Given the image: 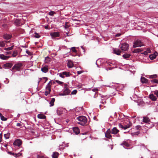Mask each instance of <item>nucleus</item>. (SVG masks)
<instances>
[{
    "instance_id": "obj_1",
    "label": "nucleus",
    "mask_w": 158,
    "mask_h": 158,
    "mask_svg": "<svg viewBox=\"0 0 158 158\" xmlns=\"http://www.w3.org/2000/svg\"><path fill=\"white\" fill-rule=\"evenodd\" d=\"M77 119L78 120V124L82 126L86 125L87 123V119L86 118L83 116H79L77 118Z\"/></svg>"
},
{
    "instance_id": "obj_2",
    "label": "nucleus",
    "mask_w": 158,
    "mask_h": 158,
    "mask_svg": "<svg viewBox=\"0 0 158 158\" xmlns=\"http://www.w3.org/2000/svg\"><path fill=\"white\" fill-rule=\"evenodd\" d=\"M143 46L144 44L141 41V40H137L134 41L133 45V47L134 48H135L139 47H140Z\"/></svg>"
},
{
    "instance_id": "obj_3",
    "label": "nucleus",
    "mask_w": 158,
    "mask_h": 158,
    "mask_svg": "<svg viewBox=\"0 0 158 158\" xmlns=\"http://www.w3.org/2000/svg\"><path fill=\"white\" fill-rule=\"evenodd\" d=\"M132 123L130 122H129V123L125 125H123L122 123H120L118 124L119 127L123 129L126 130L127 129L130 128L131 126Z\"/></svg>"
},
{
    "instance_id": "obj_4",
    "label": "nucleus",
    "mask_w": 158,
    "mask_h": 158,
    "mask_svg": "<svg viewBox=\"0 0 158 158\" xmlns=\"http://www.w3.org/2000/svg\"><path fill=\"white\" fill-rule=\"evenodd\" d=\"M23 65V64L21 63L15 64L12 68V70L15 69L17 71H19L22 68Z\"/></svg>"
},
{
    "instance_id": "obj_5",
    "label": "nucleus",
    "mask_w": 158,
    "mask_h": 158,
    "mask_svg": "<svg viewBox=\"0 0 158 158\" xmlns=\"http://www.w3.org/2000/svg\"><path fill=\"white\" fill-rule=\"evenodd\" d=\"M129 45L127 43H124L121 45L120 48L122 51H127L129 49Z\"/></svg>"
},
{
    "instance_id": "obj_6",
    "label": "nucleus",
    "mask_w": 158,
    "mask_h": 158,
    "mask_svg": "<svg viewBox=\"0 0 158 158\" xmlns=\"http://www.w3.org/2000/svg\"><path fill=\"white\" fill-rule=\"evenodd\" d=\"M111 130L110 129H108L107 131L105 133V137L107 139H111L112 137L111 134Z\"/></svg>"
},
{
    "instance_id": "obj_7",
    "label": "nucleus",
    "mask_w": 158,
    "mask_h": 158,
    "mask_svg": "<svg viewBox=\"0 0 158 158\" xmlns=\"http://www.w3.org/2000/svg\"><path fill=\"white\" fill-rule=\"evenodd\" d=\"M71 75V74H70L69 72H63L59 74L60 76L62 78L64 77V75L66 77H69Z\"/></svg>"
},
{
    "instance_id": "obj_8",
    "label": "nucleus",
    "mask_w": 158,
    "mask_h": 158,
    "mask_svg": "<svg viewBox=\"0 0 158 158\" xmlns=\"http://www.w3.org/2000/svg\"><path fill=\"white\" fill-rule=\"evenodd\" d=\"M68 85L66 84L65 85V86L64 88L63 93L65 94V95H68L70 92V90H69L67 88V86Z\"/></svg>"
},
{
    "instance_id": "obj_9",
    "label": "nucleus",
    "mask_w": 158,
    "mask_h": 158,
    "mask_svg": "<svg viewBox=\"0 0 158 158\" xmlns=\"http://www.w3.org/2000/svg\"><path fill=\"white\" fill-rule=\"evenodd\" d=\"M22 144V141L21 140L17 139L13 143V144L15 146H17L18 147L20 146Z\"/></svg>"
},
{
    "instance_id": "obj_10",
    "label": "nucleus",
    "mask_w": 158,
    "mask_h": 158,
    "mask_svg": "<svg viewBox=\"0 0 158 158\" xmlns=\"http://www.w3.org/2000/svg\"><path fill=\"white\" fill-rule=\"evenodd\" d=\"M50 35L52 38L59 37L60 36V33L58 32H53L51 33Z\"/></svg>"
},
{
    "instance_id": "obj_11",
    "label": "nucleus",
    "mask_w": 158,
    "mask_h": 158,
    "mask_svg": "<svg viewBox=\"0 0 158 158\" xmlns=\"http://www.w3.org/2000/svg\"><path fill=\"white\" fill-rule=\"evenodd\" d=\"M111 134H116L119 132V130H118L116 127H114L111 130Z\"/></svg>"
},
{
    "instance_id": "obj_12",
    "label": "nucleus",
    "mask_w": 158,
    "mask_h": 158,
    "mask_svg": "<svg viewBox=\"0 0 158 158\" xmlns=\"http://www.w3.org/2000/svg\"><path fill=\"white\" fill-rule=\"evenodd\" d=\"M13 64L11 63H7L4 64V67L5 69H9L12 66Z\"/></svg>"
},
{
    "instance_id": "obj_13",
    "label": "nucleus",
    "mask_w": 158,
    "mask_h": 158,
    "mask_svg": "<svg viewBox=\"0 0 158 158\" xmlns=\"http://www.w3.org/2000/svg\"><path fill=\"white\" fill-rule=\"evenodd\" d=\"M12 37L11 35L8 34H5L3 35V38L7 40L10 39Z\"/></svg>"
},
{
    "instance_id": "obj_14",
    "label": "nucleus",
    "mask_w": 158,
    "mask_h": 158,
    "mask_svg": "<svg viewBox=\"0 0 158 158\" xmlns=\"http://www.w3.org/2000/svg\"><path fill=\"white\" fill-rule=\"evenodd\" d=\"M157 54V53L155 52L154 53L150 55L149 56V58L151 60H153L156 58Z\"/></svg>"
},
{
    "instance_id": "obj_15",
    "label": "nucleus",
    "mask_w": 158,
    "mask_h": 158,
    "mask_svg": "<svg viewBox=\"0 0 158 158\" xmlns=\"http://www.w3.org/2000/svg\"><path fill=\"white\" fill-rule=\"evenodd\" d=\"M67 65L69 68H71L73 66V64L71 60H68Z\"/></svg>"
},
{
    "instance_id": "obj_16",
    "label": "nucleus",
    "mask_w": 158,
    "mask_h": 158,
    "mask_svg": "<svg viewBox=\"0 0 158 158\" xmlns=\"http://www.w3.org/2000/svg\"><path fill=\"white\" fill-rule=\"evenodd\" d=\"M141 81L142 83H148V79L143 77H141Z\"/></svg>"
},
{
    "instance_id": "obj_17",
    "label": "nucleus",
    "mask_w": 158,
    "mask_h": 158,
    "mask_svg": "<svg viewBox=\"0 0 158 158\" xmlns=\"http://www.w3.org/2000/svg\"><path fill=\"white\" fill-rule=\"evenodd\" d=\"M10 57V56H6L3 54H0V58L2 60H6Z\"/></svg>"
},
{
    "instance_id": "obj_18",
    "label": "nucleus",
    "mask_w": 158,
    "mask_h": 158,
    "mask_svg": "<svg viewBox=\"0 0 158 158\" xmlns=\"http://www.w3.org/2000/svg\"><path fill=\"white\" fill-rule=\"evenodd\" d=\"M143 122L145 123H148L150 122V120L147 117H143Z\"/></svg>"
},
{
    "instance_id": "obj_19",
    "label": "nucleus",
    "mask_w": 158,
    "mask_h": 158,
    "mask_svg": "<svg viewBox=\"0 0 158 158\" xmlns=\"http://www.w3.org/2000/svg\"><path fill=\"white\" fill-rule=\"evenodd\" d=\"M73 131L76 134H78L80 133V130L77 127H75L73 128Z\"/></svg>"
},
{
    "instance_id": "obj_20",
    "label": "nucleus",
    "mask_w": 158,
    "mask_h": 158,
    "mask_svg": "<svg viewBox=\"0 0 158 158\" xmlns=\"http://www.w3.org/2000/svg\"><path fill=\"white\" fill-rule=\"evenodd\" d=\"M121 52V51L118 49H115L114 50V53L118 55H120Z\"/></svg>"
},
{
    "instance_id": "obj_21",
    "label": "nucleus",
    "mask_w": 158,
    "mask_h": 158,
    "mask_svg": "<svg viewBox=\"0 0 158 158\" xmlns=\"http://www.w3.org/2000/svg\"><path fill=\"white\" fill-rule=\"evenodd\" d=\"M150 98L153 101H155L156 100V97L153 94H151L149 95Z\"/></svg>"
},
{
    "instance_id": "obj_22",
    "label": "nucleus",
    "mask_w": 158,
    "mask_h": 158,
    "mask_svg": "<svg viewBox=\"0 0 158 158\" xmlns=\"http://www.w3.org/2000/svg\"><path fill=\"white\" fill-rule=\"evenodd\" d=\"M37 117L39 118L43 119H45L46 118V116L45 115L41 114H38L37 115Z\"/></svg>"
},
{
    "instance_id": "obj_23",
    "label": "nucleus",
    "mask_w": 158,
    "mask_h": 158,
    "mask_svg": "<svg viewBox=\"0 0 158 158\" xmlns=\"http://www.w3.org/2000/svg\"><path fill=\"white\" fill-rule=\"evenodd\" d=\"M59 154L58 152H53L52 155V158H57L58 157Z\"/></svg>"
},
{
    "instance_id": "obj_24",
    "label": "nucleus",
    "mask_w": 158,
    "mask_h": 158,
    "mask_svg": "<svg viewBox=\"0 0 158 158\" xmlns=\"http://www.w3.org/2000/svg\"><path fill=\"white\" fill-rule=\"evenodd\" d=\"M8 153L11 155H12L14 156H19L21 155V154L19 153H18V154L15 153H14L11 152H8Z\"/></svg>"
},
{
    "instance_id": "obj_25",
    "label": "nucleus",
    "mask_w": 158,
    "mask_h": 158,
    "mask_svg": "<svg viewBox=\"0 0 158 158\" xmlns=\"http://www.w3.org/2000/svg\"><path fill=\"white\" fill-rule=\"evenodd\" d=\"M15 24L17 26H20L21 24L20 20L19 19H17L15 21Z\"/></svg>"
},
{
    "instance_id": "obj_26",
    "label": "nucleus",
    "mask_w": 158,
    "mask_h": 158,
    "mask_svg": "<svg viewBox=\"0 0 158 158\" xmlns=\"http://www.w3.org/2000/svg\"><path fill=\"white\" fill-rule=\"evenodd\" d=\"M41 70L44 73H47L48 71V68L46 67H44L41 68Z\"/></svg>"
},
{
    "instance_id": "obj_27",
    "label": "nucleus",
    "mask_w": 158,
    "mask_h": 158,
    "mask_svg": "<svg viewBox=\"0 0 158 158\" xmlns=\"http://www.w3.org/2000/svg\"><path fill=\"white\" fill-rule=\"evenodd\" d=\"M131 56V55L129 53L125 54L123 56V57L124 59H127Z\"/></svg>"
},
{
    "instance_id": "obj_28",
    "label": "nucleus",
    "mask_w": 158,
    "mask_h": 158,
    "mask_svg": "<svg viewBox=\"0 0 158 158\" xmlns=\"http://www.w3.org/2000/svg\"><path fill=\"white\" fill-rule=\"evenodd\" d=\"M143 51V50L141 49L140 48H136L133 51V53H137L139 52H142Z\"/></svg>"
},
{
    "instance_id": "obj_29",
    "label": "nucleus",
    "mask_w": 158,
    "mask_h": 158,
    "mask_svg": "<svg viewBox=\"0 0 158 158\" xmlns=\"http://www.w3.org/2000/svg\"><path fill=\"white\" fill-rule=\"evenodd\" d=\"M51 58L48 56L45 57V63H48L51 60Z\"/></svg>"
},
{
    "instance_id": "obj_30",
    "label": "nucleus",
    "mask_w": 158,
    "mask_h": 158,
    "mask_svg": "<svg viewBox=\"0 0 158 158\" xmlns=\"http://www.w3.org/2000/svg\"><path fill=\"white\" fill-rule=\"evenodd\" d=\"M55 101V99L54 98H52L50 102V106H52L54 105V103Z\"/></svg>"
},
{
    "instance_id": "obj_31",
    "label": "nucleus",
    "mask_w": 158,
    "mask_h": 158,
    "mask_svg": "<svg viewBox=\"0 0 158 158\" xmlns=\"http://www.w3.org/2000/svg\"><path fill=\"white\" fill-rule=\"evenodd\" d=\"M0 116L1 117V119L2 121H6L7 120V118H6L4 117L3 116L2 114L0 113Z\"/></svg>"
},
{
    "instance_id": "obj_32",
    "label": "nucleus",
    "mask_w": 158,
    "mask_h": 158,
    "mask_svg": "<svg viewBox=\"0 0 158 158\" xmlns=\"http://www.w3.org/2000/svg\"><path fill=\"white\" fill-rule=\"evenodd\" d=\"M123 144L124 147H128L129 146V144L126 142H124L123 143Z\"/></svg>"
},
{
    "instance_id": "obj_33",
    "label": "nucleus",
    "mask_w": 158,
    "mask_h": 158,
    "mask_svg": "<svg viewBox=\"0 0 158 158\" xmlns=\"http://www.w3.org/2000/svg\"><path fill=\"white\" fill-rule=\"evenodd\" d=\"M157 77V75L156 74H154L153 75H150L149 78H156Z\"/></svg>"
},
{
    "instance_id": "obj_34",
    "label": "nucleus",
    "mask_w": 158,
    "mask_h": 158,
    "mask_svg": "<svg viewBox=\"0 0 158 158\" xmlns=\"http://www.w3.org/2000/svg\"><path fill=\"white\" fill-rule=\"evenodd\" d=\"M151 82L153 83H158V80L154 79L151 80Z\"/></svg>"
},
{
    "instance_id": "obj_35",
    "label": "nucleus",
    "mask_w": 158,
    "mask_h": 158,
    "mask_svg": "<svg viewBox=\"0 0 158 158\" xmlns=\"http://www.w3.org/2000/svg\"><path fill=\"white\" fill-rule=\"evenodd\" d=\"M10 135V134L9 133L5 134L4 135V137L6 139H8Z\"/></svg>"
},
{
    "instance_id": "obj_36",
    "label": "nucleus",
    "mask_w": 158,
    "mask_h": 158,
    "mask_svg": "<svg viewBox=\"0 0 158 158\" xmlns=\"http://www.w3.org/2000/svg\"><path fill=\"white\" fill-rule=\"evenodd\" d=\"M14 47V46H13L10 47H8V48H5V50H8V51L11 50L13 49V48Z\"/></svg>"
},
{
    "instance_id": "obj_37",
    "label": "nucleus",
    "mask_w": 158,
    "mask_h": 158,
    "mask_svg": "<svg viewBox=\"0 0 158 158\" xmlns=\"http://www.w3.org/2000/svg\"><path fill=\"white\" fill-rule=\"evenodd\" d=\"M35 35H34V37L35 38H40V35H39V34L37 33L36 32H35Z\"/></svg>"
},
{
    "instance_id": "obj_38",
    "label": "nucleus",
    "mask_w": 158,
    "mask_h": 158,
    "mask_svg": "<svg viewBox=\"0 0 158 158\" xmlns=\"http://www.w3.org/2000/svg\"><path fill=\"white\" fill-rule=\"evenodd\" d=\"M93 91L95 92V94H97L98 89L97 88H95L92 89Z\"/></svg>"
},
{
    "instance_id": "obj_39",
    "label": "nucleus",
    "mask_w": 158,
    "mask_h": 158,
    "mask_svg": "<svg viewBox=\"0 0 158 158\" xmlns=\"http://www.w3.org/2000/svg\"><path fill=\"white\" fill-rule=\"evenodd\" d=\"M52 85V82L51 81H50L47 84V86H46V87H48V88H51V86Z\"/></svg>"
},
{
    "instance_id": "obj_40",
    "label": "nucleus",
    "mask_w": 158,
    "mask_h": 158,
    "mask_svg": "<svg viewBox=\"0 0 158 158\" xmlns=\"http://www.w3.org/2000/svg\"><path fill=\"white\" fill-rule=\"evenodd\" d=\"M55 81L56 83L60 85H62L64 83L63 82L60 81L58 80H56Z\"/></svg>"
},
{
    "instance_id": "obj_41",
    "label": "nucleus",
    "mask_w": 158,
    "mask_h": 158,
    "mask_svg": "<svg viewBox=\"0 0 158 158\" xmlns=\"http://www.w3.org/2000/svg\"><path fill=\"white\" fill-rule=\"evenodd\" d=\"M5 44L3 42H0V47H3L5 46Z\"/></svg>"
},
{
    "instance_id": "obj_42",
    "label": "nucleus",
    "mask_w": 158,
    "mask_h": 158,
    "mask_svg": "<svg viewBox=\"0 0 158 158\" xmlns=\"http://www.w3.org/2000/svg\"><path fill=\"white\" fill-rule=\"evenodd\" d=\"M71 50L73 52H77V51L75 49V47H73L71 48Z\"/></svg>"
},
{
    "instance_id": "obj_43",
    "label": "nucleus",
    "mask_w": 158,
    "mask_h": 158,
    "mask_svg": "<svg viewBox=\"0 0 158 158\" xmlns=\"http://www.w3.org/2000/svg\"><path fill=\"white\" fill-rule=\"evenodd\" d=\"M46 91L50 93L51 91V88L48 87H46Z\"/></svg>"
},
{
    "instance_id": "obj_44",
    "label": "nucleus",
    "mask_w": 158,
    "mask_h": 158,
    "mask_svg": "<svg viewBox=\"0 0 158 158\" xmlns=\"http://www.w3.org/2000/svg\"><path fill=\"white\" fill-rule=\"evenodd\" d=\"M77 92V91L76 90H74L71 92V94H76Z\"/></svg>"
},
{
    "instance_id": "obj_45",
    "label": "nucleus",
    "mask_w": 158,
    "mask_h": 158,
    "mask_svg": "<svg viewBox=\"0 0 158 158\" xmlns=\"http://www.w3.org/2000/svg\"><path fill=\"white\" fill-rule=\"evenodd\" d=\"M26 53L28 55L30 56L32 54V53L28 50L26 51Z\"/></svg>"
},
{
    "instance_id": "obj_46",
    "label": "nucleus",
    "mask_w": 158,
    "mask_h": 158,
    "mask_svg": "<svg viewBox=\"0 0 158 158\" xmlns=\"http://www.w3.org/2000/svg\"><path fill=\"white\" fill-rule=\"evenodd\" d=\"M136 128L138 130H140L141 129V126L139 125L137 126Z\"/></svg>"
},
{
    "instance_id": "obj_47",
    "label": "nucleus",
    "mask_w": 158,
    "mask_h": 158,
    "mask_svg": "<svg viewBox=\"0 0 158 158\" xmlns=\"http://www.w3.org/2000/svg\"><path fill=\"white\" fill-rule=\"evenodd\" d=\"M55 13L53 11H51L49 12V15H50L52 16Z\"/></svg>"
},
{
    "instance_id": "obj_48",
    "label": "nucleus",
    "mask_w": 158,
    "mask_h": 158,
    "mask_svg": "<svg viewBox=\"0 0 158 158\" xmlns=\"http://www.w3.org/2000/svg\"><path fill=\"white\" fill-rule=\"evenodd\" d=\"M154 94L156 95V96L158 97V91L156 90L154 92Z\"/></svg>"
},
{
    "instance_id": "obj_49",
    "label": "nucleus",
    "mask_w": 158,
    "mask_h": 158,
    "mask_svg": "<svg viewBox=\"0 0 158 158\" xmlns=\"http://www.w3.org/2000/svg\"><path fill=\"white\" fill-rule=\"evenodd\" d=\"M148 53H150L151 52V51L149 48H148L147 50L146 51Z\"/></svg>"
},
{
    "instance_id": "obj_50",
    "label": "nucleus",
    "mask_w": 158,
    "mask_h": 158,
    "mask_svg": "<svg viewBox=\"0 0 158 158\" xmlns=\"http://www.w3.org/2000/svg\"><path fill=\"white\" fill-rule=\"evenodd\" d=\"M83 72V71H78L77 72V74H80Z\"/></svg>"
},
{
    "instance_id": "obj_51",
    "label": "nucleus",
    "mask_w": 158,
    "mask_h": 158,
    "mask_svg": "<svg viewBox=\"0 0 158 158\" xmlns=\"http://www.w3.org/2000/svg\"><path fill=\"white\" fill-rule=\"evenodd\" d=\"M50 93L46 91L45 92L44 94L46 96H47Z\"/></svg>"
},
{
    "instance_id": "obj_52",
    "label": "nucleus",
    "mask_w": 158,
    "mask_h": 158,
    "mask_svg": "<svg viewBox=\"0 0 158 158\" xmlns=\"http://www.w3.org/2000/svg\"><path fill=\"white\" fill-rule=\"evenodd\" d=\"M17 55V54L15 53V52H14L13 54H12V56L13 57H15V56H16Z\"/></svg>"
},
{
    "instance_id": "obj_53",
    "label": "nucleus",
    "mask_w": 158,
    "mask_h": 158,
    "mask_svg": "<svg viewBox=\"0 0 158 158\" xmlns=\"http://www.w3.org/2000/svg\"><path fill=\"white\" fill-rule=\"evenodd\" d=\"M68 23H66L65 24V28H68L69 27V26L68 25Z\"/></svg>"
},
{
    "instance_id": "obj_54",
    "label": "nucleus",
    "mask_w": 158,
    "mask_h": 158,
    "mask_svg": "<svg viewBox=\"0 0 158 158\" xmlns=\"http://www.w3.org/2000/svg\"><path fill=\"white\" fill-rule=\"evenodd\" d=\"M22 125V124L20 123H17L16 124V126L18 127H21Z\"/></svg>"
},
{
    "instance_id": "obj_55",
    "label": "nucleus",
    "mask_w": 158,
    "mask_h": 158,
    "mask_svg": "<svg viewBox=\"0 0 158 158\" xmlns=\"http://www.w3.org/2000/svg\"><path fill=\"white\" fill-rule=\"evenodd\" d=\"M143 54H144L145 55H147L148 54V53L146 51H144L143 53Z\"/></svg>"
},
{
    "instance_id": "obj_56",
    "label": "nucleus",
    "mask_w": 158,
    "mask_h": 158,
    "mask_svg": "<svg viewBox=\"0 0 158 158\" xmlns=\"http://www.w3.org/2000/svg\"><path fill=\"white\" fill-rule=\"evenodd\" d=\"M121 35V34L120 33H118L115 35V36L116 37H119V36H120Z\"/></svg>"
},
{
    "instance_id": "obj_57",
    "label": "nucleus",
    "mask_w": 158,
    "mask_h": 158,
    "mask_svg": "<svg viewBox=\"0 0 158 158\" xmlns=\"http://www.w3.org/2000/svg\"><path fill=\"white\" fill-rule=\"evenodd\" d=\"M43 78L45 79V81L44 83H45L46 82V81H47L48 79V78L47 77H43Z\"/></svg>"
},
{
    "instance_id": "obj_58",
    "label": "nucleus",
    "mask_w": 158,
    "mask_h": 158,
    "mask_svg": "<svg viewBox=\"0 0 158 158\" xmlns=\"http://www.w3.org/2000/svg\"><path fill=\"white\" fill-rule=\"evenodd\" d=\"M60 95H61V96L65 95V94H64V93H63H63H62L60 94Z\"/></svg>"
},
{
    "instance_id": "obj_59",
    "label": "nucleus",
    "mask_w": 158,
    "mask_h": 158,
    "mask_svg": "<svg viewBox=\"0 0 158 158\" xmlns=\"http://www.w3.org/2000/svg\"><path fill=\"white\" fill-rule=\"evenodd\" d=\"M156 35L158 36V29L157 30L156 32H155Z\"/></svg>"
},
{
    "instance_id": "obj_60",
    "label": "nucleus",
    "mask_w": 158,
    "mask_h": 158,
    "mask_svg": "<svg viewBox=\"0 0 158 158\" xmlns=\"http://www.w3.org/2000/svg\"><path fill=\"white\" fill-rule=\"evenodd\" d=\"M37 158H44V157L43 156H37Z\"/></svg>"
},
{
    "instance_id": "obj_61",
    "label": "nucleus",
    "mask_w": 158,
    "mask_h": 158,
    "mask_svg": "<svg viewBox=\"0 0 158 158\" xmlns=\"http://www.w3.org/2000/svg\"><path fill=\"white\" fill-rule=\"evenodd\" d=\"M6 54H9L11 53L10 52H6Z\"/></svg>"
},
{
    "instance_id": "obj_62",
    "label": "nucleus",
    "mask_w": 158,
    "mask_h": 158,
    "mask_svg": "<svg viewBox=\"0 0 158 158\" xmlns=\"http://www.w3.org/2000/svg\"><path fill=\"white\" fill-rule=\"evenodd\" d=\"M139 133V132H137L136 133H134L135 134V135H138Z\"/></svg>"
},
{
    "instance_id": "obj_63",
    "label": "nucleus",
    "mask_w": 158,
    "mask_h": 158,
    "mask_svg": "<svg viewBox=\"0 0 158 158\" xmlns=\"http://www.w3.org/2000/svg\"><path fill=\"white\" fill-rule=\"evenodd\" d=\"M112 64V63H108V65H109L110 66H111V65Z\"/></svg>"
},
{
    "instance_id": "obj_64",
    "label": "nucleus",
    "mask_w": 158,
    "mask_h": 158,
    "mask_svg": "<svg viewBox=\"0 0 158 158\" xmlns=\"http://www.w3.org/2000/svg\"><path fill=\"white\" fill-rule=\"evenodd\" d=\"M45 28L46 29H47L48 28V27L47 26H46L45 27Z\"/></svg>"
}]
</instances>
